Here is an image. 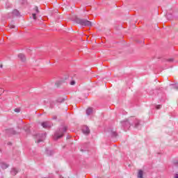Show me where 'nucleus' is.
Instances as JSON below:
<instances>
[{
    "label": "nucleus",
    "mask_w": 178,
    "mask_h": 178,
    "mask_svg": "<svg viewBox=\"0 0 178 178\" xmlns=\"http://www.w3.org/2000/svg\"><path fill=\"white\" fill-rule=\"evenodd\" d=\"M67 131V127L63 126L61 127L58 131H56V132L54 134V140H59V138H62L63 137V134Z\"/></svg>",
    "instance_id": "obj_1"
},
{
    "label": "nucleus",
    "mask_w": 178,
    "mask_h": 178,
    "mask_svg": "<svg viewBox=\"0 0 178 178\" xmlns=\"http://www.w3.org/2000/svg\"><path fill=\"white\" fill-rule=\"evenodd\" d=\"M74 22L77 23V24H80L81 26H85L86 27H92V22L88 21V19H81L79 17H76Z\"/></svg>",
    "instance_id": "obj_2"
},
{
    "label": "nucleus",
    "mask_w": 178,
    "mask_h": 178,
    "mask_svg": "<svg viewBox=\"0 0 178 178\" xmlns=\"http://www.w3.org/2000/svg\"><path fill=\"white\" fill-rule=\"evenodd\" d=\"M121 124L124 131H127V130H129L130 129V127L131 126L130 120H129L128 119L121 121Z\"/></svg>",
    "instance_id": "obj_3"
},
{
    "label": "nucleus",
    "mask_w": 178,
    "mask_h": 178,
    "mask_svg": "<svg viewBox=\"0 0 178 178\" xmlns=\"http://www.w3.org/2000/svg\"><path fill=\"white\" fill-rule=\"evenodd\" d=\"M82 132L83 133V134H85L86 136H88V134H90V128H88L86 125H84L82 127Z\"/></svg>",
    "instance_id": "obj_4"
},
{
    "label": "nucleus",
    "mask_w": 178,
    "mask_h": 178,
    "mask_svg": "<svg viewBox=\"0 0 178 178\" xmlns=\"http://www.w3.org/2000/svg\"><path fill=\"white\" fill-rule=\"evenodd\" d=\"M42 126L44 129H49V127H51V123H49L48 121H46L42 123Z\"/></svg>",
    "instance_id": "obj_5"
},
{
    "label": "nucleus",
    "mask_w": 178,
    "mask_h": 178,
    "mask_svg": "<svg viewBox=\"0 0 178 178\" xmlns=\"http://www.w3.org/2000/svg\"><path fill=\"white\" fill-rule=\"evenodd\" d=\"M18 58L22 62H24L26 60V56H24L23 54H18Z\"/></svg>",
    "instance_id": "obj_6"
},
{
    "label": "nucleus",
    "mask_w": 178,
    "mask_h": 178,
    "mask_svg": "<svg viewBox=\"0 0 178 178\" xmlns=\"http://www.w3.org/2000/svg\"><path fill=\"white\" fill-rule=\"evenodd\" d=\"M0 165L3 169H8V168H9V164H7L6 163L4 162L0 163Z\"/></svg>",
    "instance_id": "obj_7"
},
{
    "label": "nucleus",
    "mask_w": 178,
    "mask_h": 178,
    "mask_svg": "<svg viewBox=\"0 0 178 178\" xmlns=\"http://www.w3.org/2000/svg\"><path fill=\"white\" fill-rule=\"evenodd\" d=\"M19 171H17V170L16 168H12L10 173L13 176H16V175H17Z\"/></svg>",
    "instance_id": "obj_8"
},
{
    "label": "nucleus",
    "mask_w": 178,
    "mask_h": 178,
    "mask_svg": "<svg viewBox=\"0 0 178 178\" xmlns=\"http://www.w3.org/2000/svg\"><path fill=\"white\" fill-rule=\"evenodd\" d=\"M144 176V171L139 170L138 172V178H143Z\"/></svg>",
    "instance_id": "obj_9"
},
{
    "label": "nucleus",
    "mask_w": 178,
    "mask_h": 178,
    "mask_svg": "<svg viewBox=\"0 0 178 178\" xmlns=\"http://www.w3.org/2000/svg\"><path fill=\"white\" fill-rule=\"evenodd\" d=\"M24 129L25 130L26 134H30V125H26L24 127Z\"/></svg>",
    "instance_id": "obj_10"
},
{
    "label": "nucleus",
    "mask_w": 178,
    "mask_h": 178,
    "mask_svg": "<svg viewBox=\"0 0 178 178\" xmlns=\"http://www.w3.org/2000/svg\"><path fill=\"white\" fill-rule=\"evenodd\" d=\"M46 154H47V155H48V156H51L54 155V151L47 149Z\"/></svg>",
    "instance_id": "obj_11"
},
{
    "label": "nucleus",
    "mask_w": 178,
    "mask_h": 178,
    "mask_svg": "<svg viewBox=\"0 0 178 178\" xmlns=\"http://www.w3.org/2000/svg\"><path fill=\"white\" fill-rule=\"evenodd\" d=\"M91 113H92V108L89 107V108L86 110V114L88 115V116H90V115H91Z\"/></svg>",
    "instance_id": "obj_12"
},
{
    "label": "nucleus",
    "mask_w": 178,
    "mask_h": 178,
    "mask_svg": "<svg viewBox=\"0 0 178 178\" xmlns=\"http://www.w3.org/2000/svg\"><path fill=\"white\" fill-rule=\"evenodd\" d=\"M138 126H140V120H135V124H134L135 129H138Z\"/></svg>",
    "instance_id": "obj_13"
},
{
    "label": "nucleus",
    "mask_w": 178,
    "mask_h": 178,
    "mask_svg": "<svg viewBox=\"0 0 178 178\" xmlns=\"http://www.w3.org/2000/svg\"><path fill=\"white\" fill-rule=\"evenodd\" d=\"M13 15H14V16H20V13L17 10H14L13 11Z\"/></svg>",
    "instance_id": "obj_14"
},
{
    "label": "nucleus",
    "mask_w": 178,
    "mask_h": 178,
    "mask_svg": "<svg viewBox=\"0 0 178 178\" xmlns=\"http://www.w3.org/2000/svg\"><path fill=\"white\" fill-rule=\"evenodd\" d=\"M111 137H116L118 136V132L116 131L111 130Z\"/></svg>",
    "instance_id": "obj_15"
},
{
    "label": "nucleus",
    "mask_w": 178,
    "mask_h": 178,
    "mask_svg": "<svg viewBox=\"0 0 178 178\" xmlns=\"http://www.w3.org/2000/svg\"><path fill=\"white\" fill-rule=\"evenodd\" d=\"M32 16H33V19L34 20H37V15L35 13H33L32 14Z\"/></svg>",
    "instance_id": "obj_16"
},
{
    "label": "nucleus",
    "mask_w": 178,
    "mask_h": 178,
    "mask_svg": "<svg viewBox=\"0 0 178 178\" xmlns=\"http://www.w3.org/2000/svg\"><path fill=\"white\" fill-rule=\"evenodd\" d=\"M35 10L36 13H40V10H38V6L35 7Z\"/></svg>",
    "instance_id": "obj_17"
},
{
    "label": "nucleus",
    "mask_w": 178,
    "mask_h": 178,
    "mask_svg": "<svg viewBox=\"0 0 178 178\" xmlns=\"http://www.w3.org/2000/svg\"><path fill=\"white\" fill-rule=\"evenodd\" d=\"M173 163H174L175 166H178V160L174 161Z\"/></svg>",
    "instance_id": "obj_18"
},
{
    "label": "nucleus",
    "mask_w": 178,
    "mask_h": 178,
    "mask_svg": "<svg viewBox=\"0 0 178 178\" xmlns=\"http://www.w3.org/2000/svg\"><path fill=\"white\" fill-rule=\"evenodd\" d=\"M15 112H16L17 113H19L20 112V108H15Z\"/></svg>",
    "instance_id": "obj_19"
},
{
    "label": "nucleus",
    "mask_w": 178,
    "mask_h": 178,
    "mask_svg": "<svg viewBox=\"0 0 178 178\" xmlns=\"http://www.w3.org/2000/svg\"><path fill=\"white\" fill-rule=\"evenodd\" d=\"M76 84V81H72L71 82H70V85L71 86H74Z\"/></svg>",
    "instance_id": "obj_20"
},
{
    "label": "nucleus",
    "mask_w": 178,
    "mask_h": 178,
    "mask_svg": "<svg viewBox=\"0 0 178 178\" xmlns=\"http://www.w3.org/2000/svg\"><path fill=\"white\" fill-rule=\"evenodd\" d=\"M168 60V62H173V58H170V59H168V60Z\"/></svg>",
    "instance_id": "obj_21"
},
{
    "label": "nucleus",
    "mask_w": 178,
    "mask_h": 178,
    "mask_svg": "<svg viewBox=\"0 0 178 178\" xmlns=\"http://www.w3.org/2000/svg\"><path fill=\"white\" fill-rule=\"evenodd\" d=\"M15 25H10V29H15Z\"/></svg>",
    "instance_id": "obj_22"
},
{
    "label": "nucleus",
    "mask_w": 178,
    "mask_h": 178,
    "mask_svg": "<svg viewBox=\"0 0 178 178\" xmlns=\"http://www.w3.org/2000/svg\"><path fill=\"white\" fill-rule=\"evenodd\" d=\"M156 109H161V105L156 106Z\"/></svg>",
    "instance_id": "obj_23"
},
{
    "label": "nucleus",
    "mask_w": 178,
    "mask_h": 178,
    "mask_svg": "<svg viewBox=\"0 0 178 178\" xmlns=\"http://www.w3.org/2000/svg\"><path fill=\"white\" fill-rule=\"evenodd\" d=\"M41 142H42V139H39V140H38V141H37L38 143H41Z\"/></svg>",
    "instance_id": "obj_24"
},
{
    "label": "nucleus",
    "mask_w": 178,
    "mask_h": 178,
    "mask_svg": "<svg viewBox=\"0 0 178 178\" xmlns=\"http://www.w3.org/2000/svg\"><path fill=\"white\" fill-rule=\"evenodd\" d=\"M11 133H12L13 134H16V131H13V130H11Z\"/></svg>",
    "instance_id": "obj_25"
},
{
    "label": "nucleus",
    "mask_w": 178,
    "mask_h": 178,
    "mask_svg": "<svg viewBox=\"0 0 178 178\" xmlns=\"http://www.w3.org/2000/svg\"><path fill=\"white\" fill-rule=\"evenodd\" d=\"M174 178H178V174H175Z\"/></svg>",
    "instance_id": "obj_26"
},
{
    "label": "nucleus",
    "mask_w": 178,
    "mask_h": 178,
    "mask_svg": "<svg viewBox=\"0 0 178 178\" xmlns=\"http://www.w3.org/2000/svg\"><path fill=\"white\" fill-rule=\"evenodd\" d=\"M57 117L56 115L54 116L53 119L56 120Z\"/></svg>",
    "instance_id": "obj_27"
},
{
    "label": "nucleus",
    "mask_w": 178,
    "mask_h": 178,
    "mask_svg": "<svg viewBox=\"0 0 178 178\" xmlns=\"http://www.w3.org/2000/svg\"><path fill=\"white\" fill-rule=\"evenodd\" d=\"M174 88H175L176 90H177L178 88H177V86H174Z\"/></svg>",
    "instance_id": "obj_28"
},
{
    "label": "nucleus",
    "mask_w": 178,
    "mask_h": 178,
    "mask_svg": "<svg viewBox=\"0 0 178 178\" xmlns=\"http://www.w3.org/2000/svg\"><path fill=\"white\" fill-rule=\"evenodd\" d=\"M8 145H12V143H8Z\"/></svg>",
    "instance_id": "obj_29"
},
{
    "label": "nucleus",
    "mask_w": 178,
    "mask_h": 178,
    "mask_svg": "<svg viewBox=\"0 0 178 178\" xmlns=\"http://www.w3.org/2000/svg\"><path fill=\"white\" fill-rule=\"evenodd\" d=\"M38 136H40V134L36 135V137H38Z\"/></svg>",
    "instance_id": "obj_30"
},
{
    "label": "nucleus",
    "mask_w": 178,
    "mask_h": 178,
    "mask_svg": "<svg viewBox=\"0 0 178 178\" xmlns=\"http://www.w3.org/2000/svg\"><path fill=\"white\" fill-rule=\"evenodd\" d=\"M0 67H2V65H0Z\"/></svg>",
    "instance_id": "obj_31"
},
{
    "label": "nucleus",
    "mask_w": 178,
    "mask_h": 178,
    "mask_svg": "<svg viewBox=\"0 0 178 178\" xmlns=\"http://www.w3.org/2000/svg\"><path fill=\"white\" fill-rule=\"evenodd\" d=\"M169 17V15L167 14V17Z\"/></svg>",
    "instance_id": "obj_32"
},
{
    "label": "nucleus",
    "mask_w": 178,
    "mask_h": 178,
    "mask_svg": "<svg viewBox=\"0 0 178 178\" xmlns=\"http://www.w3.org/2000/svg\"><path fill=\"white\" fill-rule=\"evenodd\" d=\"M22 3H24V2H22Z\"/></svg>",
    "instance_id": "obj_33"
},
{
    "label": "nucleus",
    "mask_w": 178,
    "mask_h": 178,
    "mask_svg": "<svg viewBox=\"0 0 178 178\" xmlns=\"http://www.w3.org/2000/svg\"><path fill=\"white\" fill-rule=\"evenodd\" d=\"M27 1V0H25V1Z\"/></svg>",
    "instance_id": "obj_34"
}]
</instances>
